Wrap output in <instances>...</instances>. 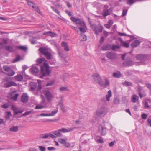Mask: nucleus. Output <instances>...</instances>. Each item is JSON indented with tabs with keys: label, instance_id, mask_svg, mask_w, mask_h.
<instances>
[{
	"label": "nucleus",
	"instance_id": "obj_29",
	"mask_svg": "<svg viewBox=\"0 0 151 151\" xmlns=\"http://www.w3.org/2000/svg\"><path fill=\"white\" fill-rule=\"evenodd\" d=\"M112 96L111 91L109 90L108 92V94L106 96V99L107 101L109 100L110 98Z\"/></svg>",
	"mask_w": 151,
	"mask_h": 151
},
{
	"label": "nucleus",
	"instance_id": "obj_43",
	"mask_svg": "<svg viewBox=\"0 0 151 151\" xmlns=\"http://www.w3.org/2000/svg\"><path fill=\"white\" fill-rule=\"evenodd\" d=\"M27 4H28L29 5V6H30V7H31L35 3H34L32 1H29V0H25Z\"/></svg>",
	"mask_w": 151,
	"mask_h": 151
},
{
	"label": "nucleus",
	"instance_id": "obj_62",
	"mask_svg": "<svg viewBox=\"0 0 151 151\" xmlns=\"http://www.w3.org/2000/svg\"><path fill=\"white\" fill-rule=\"evenodd\" d=\"M147 115L145 114H143L142 115V118L144 119H145L147 118Z\"/></svg>",
	"mask_w": 151,
	"mask_h": 151
},
{
	"label": "nucleus",
	"instance_id": "obj_64",
	"mask_svg": "<svg viewBox=\"0 0 151 151\" xmlns=\"http://www.w3.org/2000/svg\"><path fill=\"white\" fill-rule=\"evenodd\" d=\"M47 149L49 151L55 150V148L53 147H48L47 148Z\"/></svg>",
	"mask_w": 151,
	"mask_h": 151
},
{
	"label": "nucleus",
	"instance_id": "obj_41",
	"mask_svg": "<svg viewBox=\"0 0 151 151\" xmlns=\"http://www.w3.org/2000/svg\"><path fill=\"white\" fill-rule=\"evenodd\" d=\"M58 109L57 108H56V109L54 111H52L51 112V113H49L50 116H54L56 113L58 111Z\"/></svg>",
	"mask_w": 151,
	"mask_h": 151
},
{
	"label": "nucleus",
	"instance_id": "obj_59",
	"mask_svg": "<svg viewBox=\"0 0 151 151\" xmlns=\"http://www.w3.org/2000/svg\"><path fill=\"white\" fill-rule=\"evenodd\" d=\"M20 57L19 55H17L16 59L14 60V62H15L18 61L20 60Z\"/></svg>",
	"mask_w": 151,
	"mask_h": 151
},
{
	"label": "nucleus",
	"instance_id": "obj_31",
	"mask_svg": "<svg viewBox=\"0 0 151 151\" xmlns=\"http://www.w3.org/2000/svg\"><path fill=\"white\" fill-rule=\"evenodd\" d=\"M81 27L79 28L80 31L83 33L85 32H86V28L85 24H84V25H83V26H81Z\"/></svg>",
	"mask_w": 151,
	"mask_h": 151
},
{
	"label": "nucleus",
	"instance_id": "obj_51",
	"mask_svg": "<svg viewBox=\"0 0 151 151\" xmlns=\"http://www.w3.org/2000/svg\"><path fill=\"white\" fill-rule=\"evenodd\" d=\"M66 141V140L65 139H60L58 141L61 144H64Z\"/></svg>",
	"mask_w": 151,
	"mask_h": 151
},
{
	"label": "nucleus",
	"instance_id": "obj_48",
	"mask_svg": "<svg viewBox=\"0 0 151 151\" xmlns=\"http://www.w3.org/2000/svg\"><path fill=\"white\" fill-rule=\"evenodd\" d=\"M40 150V151H46V148L45 147L40 146L38 147Z\"/></svg>",
	"mask_w": 151,
	"mask_h": 151
},
{
	"label": "nucleus",
	"instance_id": "obj_27",
	"mask_svg": "<svg viewBox=\"0 0 151 151\" xmlns=\"http://www.w3.org/2000/svg\"><path fill=\"white\" fill-rule=\"evenodd\" d=\"M5 48L6 50L9 52H12L14 50L13 47L9 45H6L5 46Z\"/></svg>",
	"mask_w": 151,
	"mask_h": 151
},
{
	"label": "nucleus",
	"instance_id": "obj_50",
	"mask_svg": "<svg viewBox=\"0 0 151 151\" xmlns=\"http://www.w3.org/2000/svg\"><path fill=\"white\" fill-rule=\"evenodd\" d=\"M11 114L10 112H7V115L5 116V118L7 119H9L10 118V116H11Z\"/></svg>",
	"mask_w": 151,
	"mask_h": 151
},
{
	"label": "nucleus",
	"instance_id": "obj_2",
	"mask_svg": "<svg viewBox=\"0 0 151 151\" xmlns=\"http://www.w3.org/2000/svg\"><path fill=\"white\" fill-rule=\"evenodd\" d=\"M37 86L36 83L32 82L30 83V88L31 90L33 91L34 93L36 95L40 93L42 88L41 85H39L37 88H36Z\"/></svg>",
	"mask_w": 151,
	"mask_h": 151
},
{
	"label": "nucleus",
	"instance_id": "obj_5",
	"mask_svg": "<svg viewBox=\"0 0 151 151\" xmlns=\"http://www.w3.org/2000/svg\"><path fill=\"white\" fill-rule=\"evenodd\" d=\"M91 28L94 31L96 35L99 34L100 32H102L103 30V27L100 25L97 26L95 25H91Z\"/></svg>",
	"mask_w": 151,
	"mask_h": 151
},
{
	"label": "nucleus",
	"instance_id": "obj_61",
	"mask_svg": "<svg viewBox=\"0 0 151 151\" xmlns=\"http://www.w3.org/2000/svg\"><path fill=\"white\" fill-rule=\"evenodd\" d=\"M31 113V112L30 111H27L24 114L22 115V116H24L26 115H28Z\"/></svg>",
	"mask_w": 151,
	"mask_h": 151
},
{
	"label": "nucleus",
	"instance_id": "obj_55",
	"mask_svg": "<svg viewBox=\"0 0 151 151\" xmlns=\"http://www.w3.org/2000/svg\"><path fill=\"white\" fill-rule=\"evenodd\" d=\"M144 107L145 108H148L150 106L148 105V103L147 102H146L145 103Z\"/></svg>",
	"mask_w": 151,
	"mask_h": 151
},
{
	"label": "nucleus",
	"instance_id": "obj_16",
	"mask_svg": "<svg viewBox=\"0 0 151 151\" xmlns=\"http://www.w3.org/2000/svg\"><path fill=\"white\" fill-rule=\"evenodd\" d=\"M92 76L94 80L97 83L101 78L99 75L97 73H94Z\"/></svg>",
	"mask_w": 151,
	"mask_h": 151
},
{
	"label": "nucleus",
	"instance_id": "obj_60",
	"mask_svg": "<svg viewBox=\"0 0 151 151\" xmlns=\"http://www.w3.org/2000/svg\"><path fill=\"white\" fill-rule=\"evenodd\" d=\"M59 105L60 106V107H61V106L63 105V99H61L59 101Z\"/></svg>",
	"mask_w": 151,
	"mask_h": 151
},
{
	"label": "nucleus",
	"instance_id": "obj_9",
	"mask_svg": "<svg viewBox=\"0 0 151 151\" xmlns=\"http://www.w3.org/2000/svg\"><path fill=\"white\" fill-rule=\"evenodd\" d=\"M136 58L137 60H140L142 62H143L148 60L149 57L147 55L139 54L136 55Z\"/></svg>",
	"mask_w": 151,
	"mask_h": 151
},
{
	"label": "nucleus",
	"instance_id": "obj_47",
	"mask_svg": "<svg viewBox=\"0 0 151 151\" xmlns=\"http://www.w3.org/2000/svg\"><path fill=\"white\" fill-rule=\"evenodd\" d=\"M123 84L127 86H131L132 85V83L131 82L127 81L123 82Z\"/></svg>",
	"mask_w": 151,
	"mask_h": 151
},
{
	"label": "nucleus",
	"instance_id": "obj_12",
	"mask_svg": "<svg viewBox=\"0 0 151 151\" xmlns=\"http://www.w3.org/2000/svg\"><path fill=\"white\" fill-rule=\"evenodd\" d=\"M112 11V10L110 8L108 9H104L102 14L103 17H105L106 16L110 15Z\"/></svg>",
	"mask_w": 151,
	"mask_h": 151
},
{
	"label": "nucleus",
	"instance_id": "obj_15",
	"mask_svg": "<svg viewBox=\"0 0 151 151\" xmlns=\"http://www.w3.org/2000/svg\"><path fill=\"white\" fill-rule=\"evenodd\" d=\"M30 70L32 73H37L39 71L38 67L36 65H35L32 66L30 68Z\"/></svg>",
	"mask_w": 151,
	"mask_h": 151
},
{
	"label": "nucleus",
	"instance_id": "obj_17",
	"mask_svg": "<svg viewBox=\"0 0 151 151\" xmlns=\"http://www.w3.org/2000/svg\"><path fill=\"white\" fill-rule=\"evenodd\" d=\"M106 57L111 59H114L116 58V54L112 52H109L106 55Z\"/></svg>",
	"mask_w": 151,
	"mask_h": 151
},
{
	"label": "nucleus",
	"instance_id": "obj_8",
	"mask_svg": "<svg viewBox=\"0 0 151 151\" xmlns=\"http://www.w3.org/2000/svg\"><path fill=\"white\" fill-rule=\"evenodd\" d=\"M71 20L73 22H76L78 24L80 25L81 26H83L85 24L83 19H79V18H75L74 17H72L70 18Z\"/></svg>",
	"mask_w": 151,
	"mask_h": 151
},
{
	"label": "nucleus",
	"instance_id": "obj_25",
	"mask_svg": "<svg viewBox=\"0 0 151 151\" xmlns=\"http://www.w3.org/2000/svg\"><path fill=\"white\" fill-rule=\"evenodd\" d=\"M139 97L136 95H133L131 97V101L132 102H135L138 100Z\"/></svg>",
	"mask_w": 151,
	"mask_h": 151
},
{
	"label": "nucleus",
	"instance_id": "obj_19",
	"mask_svg": "<svg viewBox=\"0 0 151 151\" xmlns=\"http://www.w3.org/2000/svg\"><path fill=\"white\" fill-rule=\"evenodd\" d=\"M39 50L41 53L43 54L44 55L48 51L47 49L44 47H41L39 49Z\"/></svg>",
	"mask_w": 151,
	"mask_h": 151
},
{
	"label": "nucleus",
	"instance_id": "obj_44",
	"mask_svg": "<svg viewBox=\"0 0 151 151\" xmlns=\"http://www.w3.org/2000/svg\"><path fill=\"white\" fill-rule=\"evenodd\" d=\"M136 1V0H128L127 1V4L131 5Z\"/></svg>",
	"mask_w": 151,
	"mask_h": 151
},
{
	"label": "nucleus",
	"instance_id": "obj_46",
	"mask_svg": "<svg viewBox=\"0 0 151 151\" xmlns=\"http://www.w3.org/2000/svg\"><path fill=\"white\" fill-rule=\"evenodd\" d=\"M18 96V94L16 93L14 95L12 96L11 97V99L14 101H16L17 100Z\"/></svg>",
	"mask_w": 151,
	"mask_h": 151
},
{
	"label": "nucleus",
	"instance_id": "obj_22",
	"mask_svg": "<svg viewBox=\"0 0 151 151\" xmlns=\"http://www.w3.org/2000/svg\"><path fill=\"white\" fill-rule=\"evenodd\" d=\"M62 47H64V49L66 51H69V49L67 43L65 42H63L61 44Z\"/></svg>",
	"mask_w": 151,
	"mask_h": 151
},
{
	"label": "nucleus",
	"instance_id": "obj_52",
	"mask_svg": "<svg viewBox=\"0 0 151 151\" xmlns=\"http://www.w3.org/2000/svg\"><path fill=\"white\" fill-rule=\"evenodd\" d=\"M127 10L126 9H124L122 11V16H125L127 13Z\"/></svg>",
	"mask_w": 151,
	"mask_h": 151
},
{
	"label": "nucleus",
	"instance_id": "obj_53",
	"mask_svg": "<svg viewBox=\"0 0 151 151\" xmlns=\"http://www.w3.org/2000/svg\"><path fill=\"white\" fill-rule=\"evenodd\" d=\"M23 112V111L22 110H16V111H14V113L15 115H17L18 113H22Z\"/></svg>",
	"mask_w": 151,
	"mask_h": 151
},
{
	"label": "nucleus",
	"instance_id": "obj_49",
	"mask_svg": "<svg viewBox=\"0 0 151 151\" xmlns=\"http://www.w3.org/2000/svg\"><path fill=\"white\" fill-rule=\"evenodd\" d=\"M60 131L62 132L63 133L68 132V129L65 128H62L60 129Z\"/></svg>",
	"mask_w": 151,
	"mask_h": 151
},
{
	"label": "nucleus",
	"instance_id": "obj_37",
	"mask_svg": "<svg viewBox=\"0 0 151 151\" xmlns=\"http://www.w3.org/2000/svg\"><path fill=\"white\" fill-rule=\"evenodd\" d=\"M45 58L38 59L36 60V62L38 64H40L41 63L45 61Z\"/></svg>",
	"mask_w": 151,
	"mask_h": 151
},
{
	"label": "nucleus",
	"instance_id": "obj_30",
	"mask_svg": "<svg viewBox=\"0 0 151 151\" xmlns=\"http://www.w3.org/2000/svg\"><path fill=\"white\" fill-rule=\"evenodd\" d=\"M18 130V127L17 126H13L10 129V131L11 132H16Z\"/></svg>",
	"mask_w": 151,
	"mask_h": 151
},
{
	"label": "nucleus",
	"instance_id": "obj_57",
	"mask_svg": "<svg viewBox=\"0 0 151 151\" xmlns=\"http://www.w3.org/2000/svg\"><path fill=\"white\" fill-rule=\"evenodd\" d=\"M51 8L56 13L58 14H59L60 12H59V11L58 10H57L56 9H55V8H54L53 7L51 6Z\"/></svg>",
	"mask_w": 151,
	"mask_h": 151
},
{
	"label": "nucleus",
	"instance_id": "obj_10",
	"mask_svg": "<svg viewBox=\"0 0 151 151\" xmlns=\"http://www.w3.org/2000/svg\"><path fill=\"white\" fill-rule=\"evenodd\" d=\"M4 70L7 72L6 74L7 75L12 76L14 75L15 73L11 70L10 68L7 66H4L3 67Z\"/></svg>",
	"mask_w": 151,
	"mask_h": 151
},
{
	"label": "nucleus",
	"instance_id": "obj_1",
	"mask_svg": "<svg viewBox=\"0 0 151 151\" xmlns=\"http://www.w3.org/2000/svg\"><path fill=\"white\" fill-rule=\"evenodd\" d=\"M41 72L42 73V75L40 78H42L43 77L45 76H48L50 73V72L49 70L48 64L44 63L43 65L40 66Z\"/></svg>",
	"mask_w": 151,
	"mask_h": 151
},
{
	"label": "nucleus",
	"instance_id": "obj_28",
	"mask_svg": "<svg viewBox=\"0 0 151 151\" xmlns=\"http://www.w3.org/2000/svg\"><path fill=\"white\" fill-rule=\"evenodd\" d=\"M23 78V76L21 75H18L15 77V79L18 81H22Z\"/></svg>",
	"mask_w": 151,
	"mask_h": 151
},
{
	"label": "nucleus",
	"instance_id": "obj_39",
	"mask_svg": "<svg viewBox=\"0 0 151 151\" xmlns=\"http://www.w3.org/2000/svg\"><path fill=\"white\" fill-rule=\"evenodd\" d=\"M40 137L42 139H47L48 138V134H41L40 136Z\"/></svg>",
	"mask_w": 151,
	"mask_h": 151
},
{
	"label": "nucleus",
	"instance_id": "obj_11",
	"mask_svg": "<svg viewBox=\"0 0 151 151\" xmlns=\"http://www.w3.org/2000/svg\"><path fill=\"white\" fill-rule=\"evenodd\" d=\"M98 132L101 136L105 135L106 133V129L102 126L99 125L98 126Z\"/></svg>",
	"mask_w": 151,
	"mask_h": 151
},
{
	"label": "nucleus",
	"instance_id": "obj_45",
	"mask_svg": "<svg viewBox=\"0 0 151 151\" xmlns=\"http://www.w3.org/2000/svg\"><path fill=\"white\" fill-rule=\"evenodd\" d=\"M68 77V75L67 73L64 74L62 77V79L64 81Z\"/></svg>",
	"mask_w": 151,
	"mask_h": 151
},
{
	"label": "nucleus",
	"instance_id": "obj_26",
	"mask_svg": "<svg viewBox=\"0 0 151 151\" xmlns=\"http://www.w3.org/2000/svg\"><path fill=\"white\" fill-rule=\"evenodd\" d=\"M43 35H47L51 36L52 37H54L56 35V34H55L51 31H49L45 32L44 33Z\"/></svg>",
	"mask_w": 151,
	"mask_h": 151
},
{
	"label": "nucleus",
	"instance_id": "obj_58",
	"mask_svg": "<svg viewBox=\"0 0 151 151\" xmlns=\"http://www.w3.org/2000/svg\"><path fill=\"white\" fill-rule=\"evenodd\" d=\"M64 146L66 148L68 147L70 145V144L69 142H67L66 141L65 142V143L64 144Z\"/></svg>",
	"mask_w": 151,
	"mask_h": 151
},
{
	"label": "nucleus",
	"instance_id": "obj_40",
	"mask_svg": "<svg viewBox=\"0 0 151 151\" xmlns=\"http://www.w3.org/2000/svg\"><path fill=\"white\" fill-rule=\"evenodd\" d=\"M111 49L113 50H115L116 49H118L120 47L119 45H113L111 46Z\"/></svg>",
	"mask_w": 151,
	"mask_h": 151
},
{
	"label": "nucleus",
	"instance_id": "obj_33",
	"mask_svg": "<svg viewBox=\"0 0 151 151\" xmlns=\"http://www.w3.org/2000/svg\"><path fill=\"white\" fill-rule=\"evenodd\" d=\"M53 134L57 137H60L62 136V134L60 131V129H59L57 131H54L53 132Z\"/></svg>",
	"mask_w": 151,
	"mask_h": 151
},
{
	"label": "nucleus",
	"instance_id": "obj_32",
	"mask_svg": "<svg viewBox=\"0 0 151 151\" xmlns=\"http://www.w3.org/2000/svg\"><path fill=\"white\" fill-rule=\"evenodd\" d=\"M79 40L81 41H83L87 40L86 36L84 35H81L79 37Z\"/></svg>",
	"mask_w": 151,
	"mask_h": 151
},
{
	"label": "nucleus",
	"instance_id": "obj_21",
	"mask_svg": "<svg viewBox=\"0 0 151 151\" xmlns=\"http://www.w3.org/2000/svg\"><path fill=\"white\" fill-rule=\"evenodd\" d=\"M140 42L137 40H134L131 43V46L133 47H135L138 45H139L140 44Z\"/></svg>",
	"mask_w": 151,
	"mask_h": 151
},
{
	"label": "nucleus",
	"instance_id": "obj_7",
	"mask_svg": "<svg viewBox=\"0 0 151 151\" xmlns=\"http://www.w3.org/2000/svg\"><path fill=\"white\" fill-rule=\"evenodd\" d=\"M105 81L104 83L101 78L100 79L99 81L97 82L100 86L103 88H106L109 85V82L107 78H105L104 79Z\"/></svg>",
	"mask_w": 151,
	"mask_h": 151
},
{
	"label": "nucleus",
	"instance_id": "obj_13",
	"mask_svg": "<svg viewBox=\"0 0 151 151\" xmlns=\"http://www.w3.org/2000/svg\"><path fill=\"white\" fill-rule=\"evenodd\" d=\"M105 114L104 108H102L98 109L96 112V115L98 116H104Z\"/></svg>",
	"mask_w": 151,
	"mask_h": 151
},
{
	"label": "nucleus",
	"instance_id": "obj_42",
	"mask_svg": "<svg viewBox=\"0 0 151 151\" xmlns=\"http://www.w3.org/2000/svg\"><path fill=\"white\" fill-rule=\"evenodd\" d=\"M119 99L118 98H115L114 99V103L116 104H118L119 103Z\"/></svg>",
	"mask_w": 151,
	"mask_h": 151
},
{
	"label": "nucleus",
	"instance_id": "obj_14",
	"mask_svg": "<svg viewBox=\"0 0 151 151\" xmlns=\"http://www.w3.org/2000/svg\"><path fill=\"white\" fill-rule=\"evenodd\" d=\"M28 100V96L26 93H23L21 96V101L24 103H26Z\"/></svg>",
	"mask_w": 151,
	"mask_h": 151
},
{
	"label": "nucleus",
	"instance_id": "obj_24",
	"mask_svg": "<svg viewBox=\"0 0 151 151\" xmlns=\"http://www.w3.org/2000/svg\"><path fill=\"white\" fill-rule=\"evenodd\" d=\"M31 7L33 9V10L37 11L39 14H41V12L40 10L38 7L35 3H34Z\"/></svg>",
	"mask_w": 151,
	"mask_h": 151
},
{
	"label": "nucleus",
	"instance_id": "obj_3",
	"mask_svg": "<svg viewBox=\"0 0 151 151\" xmlns=\"http://www.w3.org/2000/svg\"><path fill=\"white\" fill-rule=\"evenodd\" d=\"M45 96L47 101L49 102L51 101L53 98V95L52 93L48 90L45 89L41 91L40 92Z\"/></svg>",
	"mask_w": 151,
	"mask_h": 151
},
{
	"label": "nucleus",
	"instance_id": "obj_38",
	"mask_svg": "<svg viewBox=\"0 0 151 151\" xmlns=\"http://www.w3.org/2000/svg\"><path fill=\"white\" fill-rule=\"evenodd\" d=\"M17 48L21 49L22 50L24 51L25 52L27 50V47L26 46H18L17 47Z\"/></svg>",
	"mask_w": 151,
	"mask_h": 151
},
{
	"label": "nucleus",
	"instance_id": "obj_36",
	"mask_svg": "<svg viewBox=\"0 0 151 151\" xmlns=\"http://www.w3.org/2000/svg\"><path fill=\"white\" fill-rule=\"evenodd\" d=\"M121 73L120 72L117 73H114L113 74V76L115 78H118L120 77Z\"/></svg>",
	"mask_w": 151,
	"mask_h": 151
},
{
	"label": "nucleus",
	"instance_id": "obj_54",
	"mask_svg": "<svg viewBox=\"0 0 151 151\" xmlns=\"http://www.w3.org/2000/svg\"><path fill=\"white\" fill-rule=\"evenodd\" d=\"M9 105L8 104H5L2 105V107L4 109H7L9 107Z\"/></svg>",
	"mask_w": 151,
	"mask_h": 151
},
{
	"label": "nucleus",
	"instance_id": "obj_4",
	"mask_svg": "<svg viewBox=\"0 0 151 151\" xmlns=\"http://www.w3.org/2000/svg\"><path fill=\"white\" fill-rule=\"evenodd\" d=\"M3 86L5 88L9 87L12 86H16L17 84L14 82L11 81L9 79L6 78L3 81Z\"/></svg>",
	"mask_w": 151,
	"mask_h": 151
},
{
	"label": "nucleus",
	"instance_id": "obj_18",
	"mask_svg": "<svg viewBox=\"0 0 151 151\" xmlns=\"http://www.w3.org/2000/svg\"><path fill=\"white\" fill-rule=\"evenodd\" d=\"M134 63L131 60L125 61L123 63L124 65L125 66H130L134 64Z\"/></svg>",
	"mask_w": 151,
	"mask_h": 151
},
{
	"label": "nucleus",
	"instance_id": "obj_20",
	"mask_svg": "<svg viewBox=\"0 0 151 151\" xmlns=\"http://www.w3.org/2000/svg\"><path fill=\"white\" fill-rule=\"evenodd\" d=\"M119 40L121 42V46L125 47L126 48H128L129 47V45L128 43H127L126 42L123 41L121 39H119Z\"/></svg>",
	"mask_w": 151,
	"mask_h": 151
},
{
	"label": "nucleus",
	"instance_id": "obj_23",
	"mask_svg": "<svg viewBox=\"0 0 151 151\" xmlns=\"http://www.w3.org/2000/svg\"><path fill=\"white\" fill-rule=\"evenodd\" d=\"M111 48V45L110 44H107L104 45L102 47V49L104 50H110Z\"/></svg>",
	"mask_w": 151,
	"mask_h": 151
},
{
	"label": "nucleus",
	"instance_id": "obj_34",
	"mask_svg": "<svg viewBox=\"0 0 151 151\" xmlns=\"http://www.w3.org/2000/svg\"><path fill=\"white\" fill-rule=\"evenodd\" d=\"M44 55L46 58L47 59H51L52 58V55L50 53L48 52V51Z\"/></svg>",
	"mask_w": 151,
	"mask_h": 151
},
{
	"label": "nucleus",
	"instance_id": "obj_63",
	"mask_svg": "<svg viewBox=\"0 0 151 151\" xmlns=\"http://www.w3.org/2000/svg\"><path fill=\"white\" fill-rule=\"evenodd\" d=\"M77 127H74V128L70 127L68 129V132L74 130L75 129H76Z\"/></svg>",
	"mask_w": 151,
	"mask_h": 151
},
{
	"label": "nucleus",
	"instance_id": "obj_56",
	"mask_svg": "<svg viewBox=\"0 0 151 151\" xmlns=\"http://www.w3.org/2000/svg\"><path fill=\"white\" fill-rule=\"evenodd\" d=\"M40 116H50L49 114H45V113L40 114Z\"/></svg>",
	"mask_w": 151,
	"mask_h": 151
},
{
	"label": "nucleus",
	"instance_id": "obj_35",
	"mask_svg": "<svg viewBox=\"0 0 151 151\" xmlns=\"http://www.w3.org/2000/svg\"><path fill=\"white\" fill-rule=\"evenodd\" d=\"M60 91L63 92L66 91H68V86H61L59 88Z\"/></svg>",
	"mask_w": 151,
	"mask_h": 151
},
{
	"label": "nucleus",
	"instance_id": "obj_6",
	"mask_svg": "<svg viewBox=\"0 0 151 151\" xmlns=\"http://www.w3.org/2000/svg\"><path fill=\"white\" fill-rule=\"evenodd\" d=\"M41 96L42 99V104H38L36 105L35 107L36 109H40L47 107V105L45 103L46 100L45 97L42 95H41Z\"/></svg>",
	"mask_w": 151,
	"mask_h": 151
}]
</instances>
